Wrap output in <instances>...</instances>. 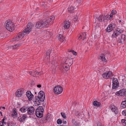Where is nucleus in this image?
Returning a JSON list of instances; mask_svg holds the SVG:
<instances>
[{"label":"nucleus","instance_id":"obj_8","mask_svg":"<svg viewBox=\"0 0 126 126\" xmlns=\"http://www.w3.org/2000/svg\"><path fill=\"white\" fill-rule=\"evenodd\" d=\"M112 76V74L110 71H107L104 73L102 74V76L104 78L107 79Z\"/></svg>","mask_w":126,"mask_h":126},{"label":"nucleus","instance_id":"obj_35","mask_svg":"<svg viewBox=\"0 0 126 126\" xmlns=\"http://www.w3.org/2000/svg\"><path fill=\"white\" fill-rule=\"evenodd\" d=\"M118 34H119L122 33L124 31L121 29H119L118 28L116 30Z\"/></svg>","mask_w":126,"mask_h":126},{"label":"nucleus","instance_id":"obj_10","mask_svg":"<svg viewBox=\"0 0 126 126\" xmlns=\"http://www.w3.org/2000/svg\"><path fill=\"white\" fill-rule=\"evenodd\" d=\"M115 24L113 23L110 24L107 28V32H110L113 30L115 27Z\"/></svg>","mask_w":126,"mask_h":126},{"label":"nucleus","instance_id":"obj_23","mask_svg":"<svg viewBox=\"0 0 126 126\" xmlns=\"http://www.w3.org/2000/svg\"><path fill=\"white\" fill-rule=\"evenodd\" d=\"M25 35V33L23 31H22L21 32H20L18 33L17 34L18 37L20 39H21Z\"/></svg>","mask_w":126,"mask_h":126},{"label":"nucleus","instance_id":"obj_34","mask_svg":"<svg viewBox=\"0 0 126 126\" xmlns=\"http://www.w3.org/2000/svg\"><path fill=\"white\" fill-rule=\"evenodd\" d=\"M21 111L22 112H24L26 111L27 110V108H26L25 107H23L21 108L20 109Z\"/></svg>","mask_w":126,"mask_h":126},{"label":"nucleus","instance_id":"obj_47","mask_svg":"<svg viewBox=\"0 0 126 126\" xmlns=\"http://www.w3.org/2000/svg\"><path fill=\"white\" fill-rule=\"evenodd\" d=\"M70 52H72L73 54L75 55H76L77 53L76 52L73 50H70Z\"/></svg>","mask_w":126,"mask_h":126},{"label":"nucleus","instance_id":"obj_17","mask_svg":"<svg viewBox=\"0 0 126 126\" xmlns=\"http://www.w3.org/2000/svg\"><path fill=\"white\" fill-rule=\"evenodd\" d=\"M27 116L25 115H23L18 116V119L20 122H23L25 121V118H27Z\"/></svg>","mask_w":126,"mask_h":126},{"label":"nucleus","instance_id":"obj_11","mask_svg":"<svg viewBox=\"0 0 126 126\" xmlns=\"http://www.w3.org/2000/svg\"><path fill=\"white\" fill-rule=\"evenodd\" d=\"M29 73L30 75L34 77L37 75H41L43 74L42 72H38L34 71H30Z\"/></svg>","mask_w":126,"mask_h":126},{"label":"nucleus","instance_id":"obj_39","mask_svg":"<svg viewBox=\"0 0 126 126\" xmlns=\"http://www.w3.org/2000/svg\"><path fill=\"white\" fill-rule=\"evenodd\" d=\"M113 15L112 14L111 15V14L110 15H107V17H109V19H107V20H110V19H111L113 17Z\"/></svg>","mask_w":126,"mask_h":126},{"label":"nucleus","instance_id":"obj_53","mask_svg":"<svg viewBox=\"0 0 126 126\" xmlns=\"http://www.w3.org/2000/svg\"><path fill=\"white\" fill-rule=\"evenodd\" d=\"M66 123H67V122H66V121H63V124H66Z\"/></svg>","mask_w":126,"mask_h":126},{"label":"nucleus","instance_id":"obj_50","mask_svg":"<svg viewBox=\"0 0 126 126\" xmlns=\"http://www.w3.org/2000/svg\"><path fill=\"white\" fill-rule=\"evenodd\" d=\"M7 126H14L12 125V124H10V123L8 122L7 123Z\"/></svg>","mask_w":126,"mask_h":126},{"label":"nucleus","instance_id":"obj_26","mask_svg":"<svg viewBox=\"0 0 126 126\" xmlns=\"http://www.w3.org/2000/svg\"><path fill=\"white\" fill-rule=\"evenodd\" d=\"M93 104L94 106L98 107L100 106L101 103L97 101H94L93 102Z\"/></svg>","mask_w":126,"mask_h":126},{"label":"nucleus","instance_id":"obj_41","mask_svg":"<svg viewBox=\"0 0 126 126\" xmlns=\"http://www.w3.org/2000/svg\"><path fill=\"white\" fill-rule=\"evenodd\" d=\"M97 126H103L98 121L96 122Z\"/></svg>","mask_w":126,"mask_h":126},{"label":"nucleus","instance_id":"obj_15","mask_svg":"<svg viewBox=\"0 0 126 126\" xmlns=\"http://www.w3.org/2000/svg\"><path fill=\"white\" fill-rule=\"evenodd\" d=\"M105 16H104L100 15L98 18V19H97V20H95V22H94L95 24H98V23L97 22L98 19V20L100 22H101L103 21L104 20V18H105Z\"/></svg>","mask_w":126,"mask_h":126},{"label":"nucleus","instance_id":"obj_24","mask_svg":"<svg viewBox=\"0 0 126 126\" xmlns=\"http://www.w3.org/2000/svg\"><path fill=\"white\" fill-rule=\"evenodd\" d=\"M43 113L39 112L38 111H36L35 114L37 117L38 118H41L43 116Z\"/></svg>","mask_w":126,"mask_h":126},{"label":"nucleus","instance_id":"obj_59","mask_svg":"<svg viewBox=\"0 0 126 126\" xmlns=\"http://www.w3.org/2000/svg\"><path fill=\"white\" fill-rule=\"evenodd\" d=\"M57 126H63L62 125H59V126H58V125Z\"/></svg>","mask_w":126,"mask_h":126},{"label":"nucleus","instance_id":"obj_2","mask_svg":"<svg viewBox=\"0 0 126 126\" xmlns=\"http://www.w3.org/2000/svg\"><path fill=\"white\" fill-rule=\"evenodd\" d=\"M44 92L42 91H40L38 93V96H35V102H38L39 103L38 105H40L41 101H44L45 99V95L44 96Z\"/></svg>","mask_w":126,"mask_h":126},{"label":"nucleus","instance_id":"obj_56","mask_svg":"<svg viewBox=\"0 0 126 126\" xmlns=\"http://www.w3.org/2000/svg\"><path fill=\"white\" fill-rule=\"evenodd\" d=\"M2 109H4V110L5 109V107H2Z\"/></svg>","mask_w":126,"mask_h":126},{"label":"nucleus","instance_id":"obj_21","mask_svg":"<svg viewBox=\"0 0 126 126\" xmlns=\"http://www.w3.org/2000/svg\"><path fill=\"white\" fill-rule=\"evenodd\" d=\"M70 26V23L68 21H66L64 22V28L68 29Z\"/></svg>","mask_w":126,"mask_h":126},{"label":"nucleus","instance_id":"obj_1","mask_svg":"<svg viewBox=\"0 0 126 126\" xmlns=\"http://www.w3.org/2000/svg\"><path fill=\"white\" fill-rule=\"evenodd\" d=\"M55 19L54 16H51L47 20H43L38 21L36 23L35 27L37 28L41 29L45 27H47L49 25H51Z\"/></svg>","mask_w":126,"mask_h":126},{"label":"nucleus","instance_id":"obj_22","mask_svg":"<svg viewBox=\"0 0 126 126\" xmlns=\"http://www.w3.org/2000/svg\"><path fill=\"white\" fill-rule=\"evenodd\" d=\"M25 35V33L23 31H22L21 32H20L18 33L17 34L18 37L20 39H21Z\"/></svg>","mask_w":126,"mask_h":126},{"label":"nucleus","instance_id":"obj_38","mask_svg":"<svg viewBox=\"0 0 126 126\" xmlns=\"http://www.w3.org/2000/svg\"><path fill=\"white\" fill-rule=\"evenodd\" d=\"M57 123L58 124H60L62 123V121L61 119H59L57 120Z\"/></svg>","mask_w":126,"mask_h":126},{"label":"nucleus","instance_id":"obj_54","mask_svg":"<svg viewBox=\"0 0 126 126\" xmlns=\"http://www.w3.org/2000/svg\"><path fill=\"white\" fill-rule=\"evenodd\" d=\"M105 17H107V19H109V17H107V15H106V16H105Z\"/></svg>","mask_w":126,"mask_h":126},{"label":"nucleus","instance_id":"obj_33","mask_svg":"<svg viewBox=\"0 0 126 126\" xmlns=\"http://www.w3.org/2000/svg\"><path fill=\"white\" fill-rule=\"evenodd\" d=\"M119 34H118L116 31L114 32H113V34L112 35V37L113 38L116 37V36H117Z\"/></svg>","mask_w":126,"mask_h":126},{"label":"nucleus","instance_id":"obj_20","mask_svg":"<svg viewBox=\"0 0 126 126\" xmlns=\"http://www.w3.org/2000/svg\"><path fill=\"white\" fill-rule=\"evenodd\" d=\"M12 111L13 113L12 114V116L17 117V113L16 108H14Z\"/></svg>","mask_w":126,"mask_h":126},{"label":"nucleus","instance_id":"obj_45","mask_svg":"<svg viewBox=\"0 0 126 126\" xmlns=\"http://www.w3.org/2000/svg\"><path fill=\"white\" fill-rule=\"evenodd\" d=\"M126 121V120H125V119H123L121 120V123L122 124H124Z\"/></svg>","mask_w":126,"mask_h":126},{"label":"nucleus","instance_id":"obj_48","mask_svg":"<svg viewBox=\"0 0 126 126\" xmlns=\"http://www.w3.org/2000/svg\"><path fill=\"white\" fill-rule=\"evenodd\" d=\"M47 119L46 118H44L43 119H42V120L43 121V123H46Z\"/></svg>","mask_w":126,"mask_h":126},{"label":"nucleus","instance_id":"obj_7","mask_svg":"<svg viewBox=\"0 0 126 126\" xmlns=\"http://www.w3.org/2000/svg\"><path fill=\"white\" fill-rule=\"evenodd\" d=\"M115 94L118 96H124L126 95V91L124 89H122L115 93Z\"/></svg>","mask_w":126,"mask_h":126},{"label":"nucleus","instance_id":"obj_18","mask_svg":"<svg viewBox=\"0 0 126 126\" xmlns=\"http://www.w3.org/2000/svg\"><path fill=\"white\" fill-rule=\"evenodd\" d=\"M23 89H18L17 90L16 93V96H20L23 93L24 91Z\"/></svg>","mask_w":126,"mask_h":126},{"label":"nucleus","instance_id":"obj_55","mask_svg":"<svg viewBox=\"0 0 126 126\" xmlns=\"http://www.w3.org/2000/svg\"><path fill=\"white\" fill-rule=\"evenodd\" d=\"M124 125H125L126 126V122H125V123H124Z\"/></svg>","mask_w":126,"mask_h":126},{"label":"nucleus","instance_id":"obj_46","mask_svg":"<svg viewBox=\"0 0 126 126\" xmlns=\"http://www.w3.org/2000/svg\"><path fill=\"white\" fill-rule=\"evenodd\" d=\"M78 19V16H76L73 19V20L75 21H77Z\"/></svg>","mask_w":126,"mask_h":126},{"label":"nucleus","instance_id":"obj_40","mask_svg":"<svg viewBox=\"0 0 126 126\" xmlns=\"http://www.w3.org/2000/svg\"><path fill=\"white\" fill-rule=\"evenodd\" d=\"M61 114L62 117L64 118H66V116L65 115V114L63 112H61Z\"/></svg>","mask_w":126,"mask_h":126},{"label":"nucleus","instance_id":"obj_14","mask_svg":"<svg viewBox=\"0 0 126 126\" xmlns=\"http://www.w3.org/2000/svg\"><path fill=\"white\" fill-rule=\"evenodd\" d=\"M26 95L29 101L32 100L33 97V95L30 91H27L26 92Z\"/></svg>","mask_w":126,"mask_h":126},{"label":"nucleus","instance_id":"obj_4","mask_svg":"<svg viewBox=\"0 0 126 126\" xmlns=\"http://www.w3.org/2000/svg\"><path fill=\"white\" fill-rule=\"evenodd\" d=\"M53 91L56 94H59L63 92V88L60 86H56L54 88Z\"/></svg>","mask_w":126,"mask_h":126},{"label":"nucleus","instance_id":"obj_42","mask_svg":"<svg viewBox=\"0 0 126 126\" xmlns=\"http://www.w3.org/2000/svg\"><path fill=\"white\" fill-rule=\"evenodd\" d=\"M6 118L5 117H4V118L2 120V121H1L3 124H5V125H6V122H4L5 119Z\"/></svg>","mask_w":126,"mask_h":126},{"label":"nucleus","instance_id":"obj_5","mask_svg":"<svg viewBox=\"0 0 126 126\" xmlns=\"http://www.w3.org/2000/svg\"><path fill=\"white\" fill-rule=\"evenodd\" d=\"M32 24L29 23L27 26V28H25L23 31L26 34H28L31 31L33 26Z\"/></svg>","mask_w":126,"mask_h":126},{"label":"nucleus","instance_id":"obj_43","mask_svg":"<svg viewBox=\"0 0 126 126\" xmlns=\"http://www.w3.org/2000/svg\"><path fill=\"white\" fill-rule=\"evenodd\" d=\"M117 13V11L115 10H113L111 11V13L112 15H115Z\"/></svg>","mask_w":126,"mask_h":126},{"label":"nucleus","instance_id":"obj_29","mask_svg":"<svg viewBox=\"0 0 126 126\" xmlns=\"http://www.w3.org/2000/svg\"><path fill=\"white\" fill-rule=\"evenodd\" d=\"M69 12L70 13H73L74 11V9L73 6L69 7L68 8Z\"/></svg>","mask_w":126,"mask_h":126},{"label":"nucleus","instance_id":"obj_27","mask_svg":"<svg viewBox=\"0 0 126 126\" xmlns=\"http://www.w3.org/2000/svg\"><path fill=\"white\" fill-rule=\"evenodd\" d=\"M44 111V109L42 107H39L36 109V111H38L39 112L43 113Z\"/></svg>","mask_w":126,"mask_h":126},{"label":"nucleus","instance_id":"obj_51","mask_svg":"<svg viewBox=\"0 0 126 126\" xmlns=\"http://www.w3.org/2000/svg\"><path fill=\"white\" fill-rule=\"evenodd\" d=\"M0 126H4V124L1 122H0Z\"/></svg>","mask_w":126,"mask_h":126},{"label":"nucleus","instance_id":"obj_52","mask_svg":"<svg viewBox=\"0 0 126 126\" xmlns=\"http://www.w3.org/2000/svg\"><path fill=\"white\" fill-rule=\"evenodd\" d=\"M37 87L38 88H40L41 87V86L40 84H39L37 85Z\"/></svg>","mask_w":126,"mask_h":126},{"label":"nucleus","instance_id":"obj_3","mask_svg":"<svg viewBox=\"0 0 126 126\" xmlns=\"http://www.w3.org/2000/svg\"><path fill=\"white\" fill-rule=\"evenodd\" d=\"M5 27L7 29L10 31H12L14 30V24L9 20L5 22Z\"/></svg>","mask_w":126,"mask_h":126},{"label":"nucleus","instance_id":"obj_19","mask_svg":"<svg viewBox=\"0 0 126 126\" xmlns=\"http://www.w3.org/2000/svg\"><path fill=\"white\" fill-rule=\"evenodd\" d=\"M86 33L85 32H83L80 34V36L79 37V40L81 39L82 40H84L86 37Z\"/></svg>","mask_w":126,"mask_h":126},{"label":"nucleus","instance_id":"obj_61","mask_svg":"<svg viewBox=\"0 0 126 126\" xmlns=\"http://www.w3.org/2000/svg\"><path fill=\"white\" fill-rule=\"evenodd\" d=\"M35 94H36V93L35 92Z\"/></svg>","mask_w":126,"mask_h":126},{"label":"nucleus","instance_id":"obj_16","mask_svg":"<svg viewBox=\"0 0 126 126\" xmlns=\"http://www.w3.org/2000/svg\"><path fill=\"white\" fill-rule=\"evenodd\" d=\"M121 38H119L117 40V42L118 43L122 44L125 42V35L124 34H122L121 35Z\"/></svg>","mask_w":126,"mask_h":126},{"label":"nucleus","instance_id":"obj_30","mask_svg":"<svg viewBox=\"0 0 126 126\" xmlns=\"http://www.w3.org/2000/svg\"><path fill=\"white\" fill-rule=\"evenodd\" d=\"M121 107L122 108H124L126 107V100L123 101L121 105Z\"/></svg>","mask_w":126,"mask_h":126},{"label":"nucleus","instance_id":"obj_12","mask_svg":"<svg viewBox=\"0 0 126 126\" xmlns=\"http://www.w3.org/2000/svg\"><path fill=\"white\" fill-rule=\"evenodd\" d=\"M110 108L112 111L115 114H118L119 111L118 109V108L115 105H111Z\"/></svg>","mask_w":126,"mask_h":126},{"label":"nucleus","instance_id":"obj_36","mask_svg":"<svg viewBox=\"0 0 126 126\" xmlns=\"http://www.w3.org/2000/svg\"><path fill=\"white\" fill-rule=\"evenodd\" d=\"M19 38H19L17 36V35L16 37L12 39V41H18L20 40Z\"/></svg>","mask_w":126,"mask_h":126},{"label":"nucleus","instance_id":"obj_13","mask_svg":"<svg viewBox=\"0 0 126 126\" xmlns=\"http://www.w3.org/2000/svg\"><path fill=\"white\" fill-rule=\"evenodd\" d=\"M27 113L29 115L33 114L34 112L35 109L32 106H30L27 109Z\"/></svg>","mask_w":126,"mask_h":126},{"label":"nucleus","instance_id":"obj_9","mask_svg":"<svg viewBox=\"0 0 126 126\" xmlns=\"http://www.w3.org/2000/svg\"><path fill=\"white\" fill-rule=\"evenodd\" d=\"M69 61V60L66 61L62 65V67L63 68H64L66 71H68L69 70L70 66L71 65H69L67 63V61Z\"/></svg>","mask_w":126,"mask_h":126},{"label":"nucleus","instance_id":"obj_58","mask_svg":"<svg viewBox=\"0 0 126 126\" xmlns=\"http://www.w3.org/2000/svg\"><path fill=\"white\" fill-rule=\"evenodd\" d=\"M121 20H119V22H120V23L121 22Z\"/></svg>","mask_w":126,"mask_h":126},{"label":"nucleus","instance_id":"obj_32","mask_svg":"<svg viewBox=\"0 0 126 126\" xmlns=\"http://www.w3.org/2000/svg\"><path fill=\"white\" fill-rule=\"evenodd\" d=\"M72 122L74 125L76 126H78L80 124L77 121H75V120L74 119L72 120Z\"/></svg>","mask_w":126,"mask_h":126},{"label":"nucleus","instance_id":"obj_44","mask_svg":"<svg viewBox=\"0 0 126 126\" xmlns=\"http://www.w3.org/2000/svg\"><path fill=\"white\" fill-rule=\"evenodd\" d=\"M122 114L124 116H126V110H124L122 111Z\"/></svg>","mask_w":126,"mask_h":126},{"label":"nucleus","instance_id":"obj_37","mask_svg":"<svg viewBox=\"0 0 126 126\" xmlns=\"http://www.w3.org/2000/svg\"><path fill=\"white\" fill-rule=\"evenodd\" d=\"M20 46V44H17L16 45H14L13 46V47L14 49H16L17 47Z\"/></svg>","mask_w":126,"mask_h":126},{"label":"nucleus","instance_id":"obj_28","mask_svg":"<svg viewBox=\"0 0 126 126\" xmlns=\"http://www.w3.org/2000/svg\"><path fill=\"white\" fill-rule=\"evenodd\" d=\"M99 59L101 60L102 61L106 62L107 60L105 58L104 55V54L101 55L100 57L99 58Z\"/></svg>","mask_w":126,"mask_h":126},{"label":"nucleus","instance_id":"obj_31","mask_svg":"<svg viewBox=\"0 0 126 126\" xmlns=\"http://www.w3.org/2000/svg\"><path fill=\"white\" fill-rule=\"evenodd\" d=\"M52 51L51 50H48L46 52V55L47 59H49L50 58V55Z\"/></svg>","mask_w":126,"mask_h":126},{"label":"nucleus","instance_id":"obj_6","mask_svg":"<svg viewBox=\"0 0 126 126\" xmlns=\"http://www.w3.org/2000/svg\"><path fill=\"white\" fill-rule=\"evenodd\" d=\"M119 86V83L118 80L116 78H114L112 80V89H115L118 87Z\"/></svg>","mask_w":126,"mask_h":126},{"label":"nucleus","instance_id":"obj_57","mask_svg":"<svg viewBox=\"0 0 126 126\" xmlns=\"http://www.w3.org/2000/svg\"><path fill=\"white\" fill-rule=\"evenodd\" d=\"M0 114H1V116H2V112H1H1H0Z\"/></svg>","mask_w":126,"mask_h":126},{"label":"nucleus","instance_id":"obj_60","mask_svg":"<svg viewBox=\"0 0 126 126\" xmlns=\"http://www.w3.org/2000/svg\"><path fill=\"white\" fill-rule=\"evenodd\" d=\"M69 64H70L69 65H71L72 64H71V63L70 62H69Z\"/></svg>","mask_w":126,"mask_h":126},{"label":"nucleus","instance_id":"obj_49","mask_svg":"<svg viewBox=\"0 0 126 126\" xmlns=\"http://www.w3.org/2000/svg\"><path fill=\"white\" fill-rule=\"evenodd\" d=\"M77 3L78 4L81 3L82 2L81 0H77Z\"/></svg>","mask_w":126,"mask_h":126},{"label":"nucleus","instance_id":"obj_25","mask_svg":"<svg viewBox=\"0 0 126 126\" xmlns=\"http://www.w3.org/2000/svg\"><path fill=\"white\" fill-rule=\"evenodd\" d=\"M58 39L60 41L63 42L65 40L64 37H63L62 35L60 34L59 36L58 37Z\"/></svg>","mask_w":126,"mask_h":126}]
</instances>
